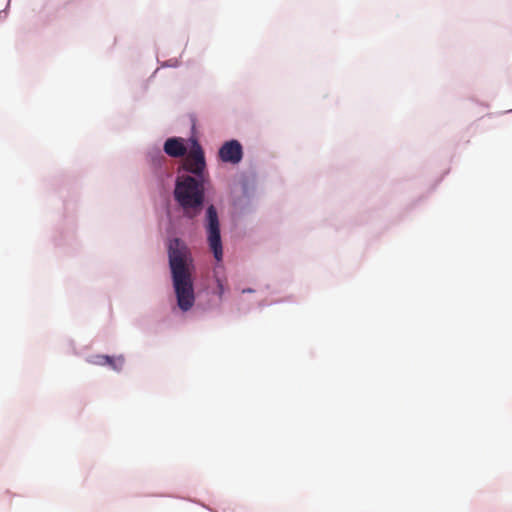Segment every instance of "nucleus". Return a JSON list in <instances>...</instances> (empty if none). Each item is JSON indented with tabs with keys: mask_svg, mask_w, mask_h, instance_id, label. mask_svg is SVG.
<instances>
[{
	"mask_svg": "<svg viewBox=\"0 0 512 512\" xmlns=\"http://www.w3.org/2000/svg\"><path fill=\"white\" fill-rule=\"evenodd\" d=\"M191 144L198 150L196 164L183 166L176 175L173 167L163 156L158 143L147 147L145 162L151 181L155 183L160 193L171 189L175 205L182 211L186 219L193 220L204 211L203 227L206 241L213 257L218 260L223 256V242L219 212L213 204V186L207 169L204 150L195 139Z\"/></svg>",
	"mask_w": 512,
	"mask_h": 512,
	"instance_id": "nucleus-1",
	"label": "nucleus"
},
{
	"mask_svg": "<svg viewBox=\"0 0 512 512\" xmlns=\"http://www.w3.org/2000/svg\"><path fill=\"white\" fill-rule=\"evenodd\" d=\"M168 267L173 292L175 295L176 308L183 314L191 311L197 301V289L194 285V277L190 268L194 267L186 242L177 236L168 237L167 243Z\"/></svg>",
	"mask_w": 512,
	"mask_h": 512,
	"instance_id": "nucleus-2",
	"label": "nucleus"
},
{
	"mask_svg": "<svg viewBox=\"0 0 512 512\" xmlns=\"http://www.w3.org/2000/svg\"><path fill=\"white\" fill-rule=\"evenodd\" d=\"M259 176L250 166L236 174L230 189V205L234 215L244 217L256 212L259 204Z\"/></svg>",
	"mask_w": 512,
	"mask_h": 512,
	"instance_id": "nucleus-3",
	"label": "nucleus"
},
{
	"mask_svg": "<svg viewBox=\"0 0 512 512\" xmlns=\"http://www.w3.org/2000/svg\"><path fill=\"white\" fill-rule=\"evenodd\" d=\"M212 278L202 282L197 288V301L194 304V312L208 313L219 310L223 296L227 291V278L221 273L224 271L223 256L220 260L216 257Z\"/></svg>",
	"mask_w": 512,
	"mask_h": 512,
	"instance_id": "nucleus-4",
	"label": "nucleus"
},
{
	"mask_svg": "<svg viewBox=\"0 0 512 512\" xmlns=\"http://www.w3.org/2000/svg\"><path fill=\"white\" fill-rule=\"evenodd\" d=\"M192 139H195L197 142H199L196 135V125L194 118H192L191 135L188 139L179 136H171L166 138L162 147L160 145L159 147L164 157L167 155L171 158H180L186 154L188 149H190L193 151L194 158L196 159L198 150L192 146L190 142Z\"/></svg>",
	"mask_w": 512,
	"mask_h": 512,
	"instance_id": "nucleus-5",
	"label": "nucleus"
},
{
	"mask_svg": "<svg viewBox=\"0 0 512 512\" xmlns=\"http://www.w3.org/2000/svg\"><path fill=\"white\" fill-rule=\"evenodd\" d=\"M217 156L221 163L237 166L243 161L244 147L238 139L231 138L220 145Z\"/></svg>",
	"mask_w": 512,
	"mask_h": 512,
	"instance_id": "nucleus-6",
	"label": "nucleus"
},
{
	"mask_svg": "<svg viewBox=\"0 0 512 512\" xmlns=\"http://www.w3.org/2000/svg\"><path fill=\"white\" fill-rule=\"evenodd\" d=\"M53 242L55 246L62 249L74 248L77 245V227L73 218L66 219L57 228Z\"/></svg>",
	"mask_w": 512,
	"mask_h": 512,
	"instance_id": "nucleus-7",
	"label": "nucleus"
},
{
	"mask_svg": "<svg viewBox=\"0 0 512 512\" xmlns=\"http://www.w3.org/2000/svg\"><path fill=\"white\" fill-rule=\"evenodd\" d=\"M104 359H105L104 366L109 367L111 370H113L115 372H120L123 369V366L125 363V359H124L123 355L113 356V355L105 354Z\"/></svg>",
	"mask_w": 512,
	"mask_h": 512,
	"instance_id": "nucleus-8",
	"label": "nucleus"
},
{
	"mask_svg": "<svg viewBox=\"0 0 512 512\" xmlns=\"http://www.w3.org/2000/svg\"><path fill=\"white\" fill-rule=\"evenodd\" d=\"M105 354H95L87 358V361L93 365L104 366Z\"/></svg>",
	"mask_w": 512,
	"mask_h": 512,
	"instance_id": "nucleus-9",
	"label": "nucleus"
},
{
	"mask_svg": "<svg viewBox=\"0 0 512 512\" xmlns=\"http://www.w3.org/2000/svg\"><path fill=\"white\" fill-rule=\"evenodd\" d=\"M180 64L179 60L177 58H171L161 64V67H171L176 68Z\"/></svg>",
	"mask_w": 512,
	"mask_h": 512,
	"instance_id": "nucleus-10",
	"label": "nucleus"
},
{
	"mask_svg": "<svg viewBox=\"0 0 512 512\" xmlns=\"http://www.w3.org/2000/svg\"><path fill=\"white\" fill-rule=\"evenodd\" d=\"M254 292H255V289H253V288H251V287L243 288V289L241 290V293H242V294H246V293H249V294H250V293H254Z\"/></svg>",
	"mask_w": 512,
	"mask_h": 512,
	"instance_id": "nucleus-11",
	"label": "nucleus"
},
{
	"mask_svg": "<svg viewBox=\"0 0 512 512\" xmlns=\"http://www.w3.org/2000/svg\"><path fill=\"white\" fill-rule=\"evenodd\" d=\"M67 345H68V347H69L72 351H75V343H74V340H72V339H68V340H67Z\"/></svg>",
	"mask_w": 512,
	"mask_h": 512,
	"instance_id": "nucleus-12",
	"label": "nucleus"
},
{
	"mask_svg": "<svg viewBox=\"0 0 512 512\" xmlns=\"http://www.w3.org/2000/svg\"><path fill=\"white\" fill-rule=\"evenodd\" d=\"M266 305H268V304H267L265 301H260V302L258 303V307H259V308H263V307H265Z\"/></svg>",
	"mask_w": 512,
	"mask_h": 512,
	"instance_id": "nucleus-13",
	"label": "nucleus"
},
{
	"mask_svg": "<svg viewBox=\"0 0 512 512\" xmlns=\"http://www.w3.org/2000/svg\"><path fill=\"white\" fill-rule=\"evenodd\" d=\"M512 109L506 110L504 113H511Z\"/></svg>",
	"mask_w": 512,
	"mask_h": 512,
	"instance_id": "nucleus-14",
	"label": "nucleus"
},
{
	"mask_svg": "<svg viewBox=\"0 0 512 512\" xmlns=\"http://www.w3.org/2000/svg\"><path fill=\"white\" fill-rule=\"evenodd\" d=\"M11 0H8V4L10 3Z\"/></svg>",
	"mask_w": 512,
	"mask_h": 512,
	"instance_id": "nucleus-15",
	"label": "nucleus"
}]
</instances>
